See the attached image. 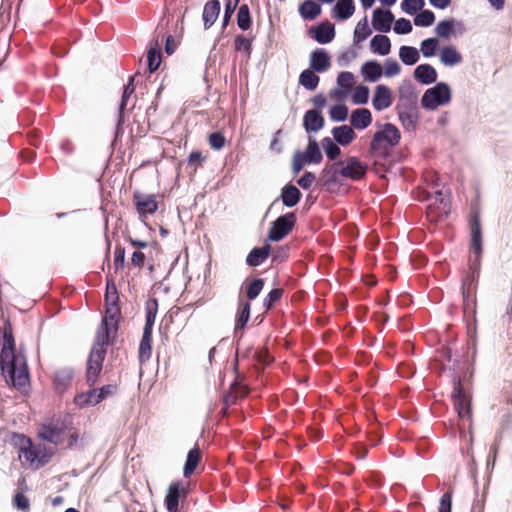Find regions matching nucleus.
Here are the masks:
<instances>
[{
	"label": "nucleus",
	"mask_w": 512,
	"mask_h": 512,
	"mask_svg": "<svg viewBox=\"0 0 512 512\" xmlns=\"http://www.w3.org/2000/svg\"><path fill=\"white\" fill-rule=\"evenodd\" d=\"M355 75L350 71H342L337 75L336 83L338 87L334 88L330 92L331 97H337V94H341L342 97H346L350 91L346 89H340V86H349L352 85L355 82Z\"/></svg>",
	"instance_id": "46"
},
{
	"label": "nucleus",
	"mask_w": 512,
	"mask_h": 512,
	"mask_svg": "<svg viewBox=\"0 0 512 512\" xmlns=\"http://www.w3.org/2000/svg\"><path fill=\"white\" fill-rule=\"evenodd\" d=\"M5 382L21 394H28V388L31 386V375L28 365V359L23 344L15 348L13 353V363H8L4 372H0Z\"/></svg>",
	"instance_id": "3"
},
{
	"label": "nucleus",
	"mask_w": 512,
	"mask_h": 512,
	"mask_svg": "<svg viewBox=\"0 0 512 512\" xmlns=\"http://www.w3.org/2000/svg\"><path fill=\"white\" fill-rule=\"evenodd\" d=\"M393 23V30L398 35H407L410 34L413 30L412 23L408 18L401 17L395 19Z\"/></svg>",
	"instance_id": "64"
},
{
	"label": "nucleus",
	"mask_w": 512,
	"mask_h": 512,
	"mask_svg": "<svg viewBox=\"0 0 512 512\" xmlns=\"http://www.w3.org/2000/svg\"><path fill=\"white\" fill-rule=\"evenodd\" d=\"M354 12V0H337L331 9V17L338 22H343L351 18Z\"/></svg>",
	"instance_id": "30"
},
{
	"label": "nucleus",
	"mask_w": 512,
	"mask_h": 512,
	"mask_svg": "<svg viewBox=\"0 0 512 512\" xmlns=\"http://www.w3.org/2000/svg\"><path fill=\"white\" fill-rule=\"evenodd\" d=\"M12 504L17 510L21 512H27L30 510V500L25 495L24 491H17L14 494L12 498Z\"/></svg>",
	"instance_id": "63"
},
{
	"label": "nucleus",
	"mask_w": 512,
	"mask_h": 512,
	"mask_svg": "<svg viewBox=\"0 0 512 512\" xmlns=\"http://www.w3.org/2000/svg\"><path fill=\"white\" fill-rule=\"evenodd\" d=\"M290 255V246L289 245H281L277 246L275 249L272 248L271 252V263L278 264L285 262Z\"/></svg>",
	"instance_id": "60"
},
{
	"label": "nucleus",
	"mask_w": 512,
	"mask_h": 512,
	"mask_svg": "<svg viewBox=\"0 0 512 512\" xmlns=\"http://www.w3.org/2000/svg\"><path fill=\"white\" fill-rule=\"evenodd\" d=\"M325 126V117L323 112H316L311 110H306L303 119H302V127L306 132L307 136H313V134L321 131Z\"/></svg>",
	"instance_id": "25"
},
{
	"label": "nucleus",
	"mask_w": 512,
	"mask_h": 512,
	"mask_svg": "<svg viewBox=\"0 0 512 512\" xmlns=\"http://www.w3.org/2000/svg\"><path fill=\"white\" fill-rule=\"evenodd\" d=\"M297 225V215L289 211L279 215L270 223L266 239L267 242H280L285 239Z\"/></svg>",
	"instance_id": "9"
},
{
	"label": "nucleus",
	"mask_w": 512,
	"mask_h": 512,
	"mask_svg": "<svg viewBox=\"0 0 512 512\" xmlns=\"http://www.w3.org/2000/svg\"><path fill=\"white\" fill-rule=\"evenodd\" d=\"M439 40L437 37H428L421 41L419 54L421 53L424 58H432L439 55Z\"/></svg>",
	"instance_id": "49"
},
{
	"label": "nucleus",
	"mask_w": 512,
	"mask_h": 512,
	"mask_svg": "<svg viewBox=\"0 0 512 512\" xmlns=\"http://www.w3.org/2000/svg\"><path fill=\"white\" fill-rule=\"evenodd\" d=\"M226 142V137L222 131H214L208 135V143L214 151L223 149Z\"/></svg>",
	"instance_id": "62"
},
{
	"label": "nucleus",
	"mask_w": 512,
	"mask_h": 512,
	"mask_svg": "<svg viewBox=\"0 0 512 512\" xmlns=\"http://www.w3.org/2000/svg\"><path fill=\"white\" fill-rule=\"evenodd\" d=\"M31 450L32 458L28 457L26 462L29 464L30 468L34 470H39L46 466L55 454V450L44 443H33V448H31Z\"/></svg>",
	"instance_id": "20"
},
{
	"label": "nucleus",
	"mask_w": 512,
	"mask_h": 512,
	"mask_svg": "<svg viewBox=\"0 0 512 512\" xmlns=\"http://www.w3.org/2000/svg\"><path fill=\"white\" fill-rule=\"evenodd\" d=\"M87 391H82L74 396L73 403L76 407L83 409L86 407L96 406V386H88Z\"/></svg>",
	"instance_id": "45"
},
{
	"label": "nucleus",
	"mask_w": 512,
	"mask_h": 512,
	"mask_svg": "<svg viewBox=\"0 0 512 512\" xmlns=\"http://www.w3.org/2000/svg\"><path fill=\"white\" fill-rule=\"evenodd\" d=\"M337 164L340 168V175L344 180L348 179L351 181L363 180L367 172L372 169L368 163L363 162L357 156H349L346 159L338 160Z\"/></svg>",
	"instance_id": "10"
},
{
	"label": "nucleus",
	"mask_w": 512,
	"mask_h": 512,
	"mask_svg": "<svg viewBox=\"0 0 512 512\" xmlns=\"http://www.w3.org/2000/svg\"><path fill=\"white\" fill-rule=\"evenodd\" d=\"M479 273L468 270L461 285V294L464 310H473L476 305V290L479 281Z\"/></svg>",
	"instance_id": "17"
},
{
	"label": "nucleus",
	"mask_w": 512,
	"mask_h": 512,
	"mask_svg": "<svg viewBox=\"0 0 512 512\" xmlns=\"http://www.w3.org/2000/svg\"><path fill=\"white\" fill-rule=\"evenodd\" d=\"M373 121L372 113L367 108H356L350 115V126L354 130H365Z\"/></svg>",
	"instance_id": "31"
},
{
	"label": "nucleus",
	"mask_w": 512,
	"mask_h": 512,
	"mask_svg": "<svg viewBox=\"0 0 512 512\" xmlns=\"http://www.w3.org/2000/svg\"><path fill=\"white\" fill-rule=\"evenodd\" d=\"M329 118L333 122H345L349 117V109L343 98L336 104L330 106Z\"/></svg>",
	"instance_id": "51"
},
{
	"label": "nucleus",
	"mask_w": 512,
	"mask_h": 512,
	"mask_svg": "<svg viewBox=\"0 0 512 512\" xmlns=\"http://www.w3.org/2000/svg\"><path fill=\"white\" fill-rule=\"evenodd\" d=\"M272 245L265 238L262 246L253 247L246 256L245 264L249 267L262 265L271 255Z\"/></svg>",
	"instance_id": "24"
},
{
	"label": "nucleus",
	"mask_w": 512,
	"mask_h": 512,
	"mask_svg": "<svg viewBox=\"0 0 512 512\" xmlns=\"http://www.w3.org/2000/svg\"><path fill=\"white\" fill-rule=\"evenodd\" d=\"M392 90L385 84H378L374 88L372 106L376 111H383L392 105Z\"/></svg>",
	"instance_id": "26"
},
{
	"label": "nucleus",
	"mask_w": 512,
	"mask_h": 512,
	"mask_svg": "<svg viewBox=\"0 0 512 512\" xmlns=\"http://www.w3.org/2000/svg\"><path fill=\"white\" fill-rule=\"evenodd\" d=\"M298 13L302 20L313 21L321 15L322 5L319 1L303 0L298 6Z\"/></svg>",
	"instance_id": "37"
},
{
	"label": "nucleus",
	"mask_w": 512,
	"mask_h": 512,
	"mask_svg": "<svg viewBox=\"0 0 512 512\" xmlns=\"http://www.w3.org/2000/svg\"><path fill=\"white\" fill-rule=\"evenodd\" d=\"M135 77H136V74L129 76L127 83L123 86L122 95H121V98H120V101L118 104V110H120V111L126 110L128 101H129L131 95L135 91V84H134Z\"/></svg>",
	"instance_id": "56"
},
{
	"label": "nucleus",
	"mask_w": 512,
	"mask_h": 512,
	"mask_svg": "<svg viewBox=\"0 0 512 512\" xmlns=\"http://www.w3.org/2000/svg\"><path fill=\"white\" fill-rule=\"evenodd\" d=\"M470 251L483 253V233L480 221V215L477 211L470 214Z\"/></svg>",
	"instance_id": "22"
},
{
	"label": "nucleus",
	"mask_w": 512,
	"mask_h": 512,
	"mask_svg": "<svg viewBox=\"0 0 512 512\" xmlns=\"http://www.w3.org/2000/svg\"><path fill=\"white\" fill-rule=\"evenodd\" d=\"M120 312H115L111 309H105V313L101 319L100 325L96 331V336L93 346L107 349L116 342V334L119 329V323L115 322L116 315Z\"/></svg>",
	"instance_id": "6"
},
{
	"label": "nucleus",
	"mask_w": 512,
	"mask_h": 512,
	"mask_svg": "<svg viewBox=\"0 0 512 512\" xmlns=\"http://www.w3.org/2000/svg\"><path fill=\"white\" fill-rule=\"evenodd\" d=\"M73 420L69 415L60 416L40 424L37 436L50 444L57 445L59 437L72 429Z\"/></svg>",
	"instance_id": "7"
},
{
	"label": "nucleus",
	"mask_w": 512,
	"mask_h": 512,
	"mask_svg": "<svg viewBox=\"0 0 512 512\" xmlns=\"http://www.w3.org/2000/svg\"><path fill=\"white\" fill-rule=\"evenodd\" d=\"M413 77L419 84L428 86L437 82L438 72L433 65L422 63L414 69Z\"/></svg>",
	"instance_id": "27"
},
{
	"label": "nucleus",
	"mask_w": 512,
	"mask_h": 512,
	"mask_svg": "<svg viewBox=\"0 0 512 512\" xmlns=\"http://www.w3.org/2000/svg\"><path fill=\"white\" fill-rule=\"evenodd\" d=\"M363 79L369 83L377 82L382 76V66L377 59L365 61L360 68Z\"/></svg>",
	"instance_id": "35"
},
{
	"label": "nucleus",
	"mask_w": 512,
	"mask_h": 512,
	"mask_svg": "<svg viewBox=\"0 0 512 512\" xmlns=\"http://www.w3.org/2000/svg\"><path fill=\"white\" fill-rule=\"evenodd\" d=\"M319 73L309 67L302 70L298 77V84L307 91H315L319 85Z\"/></svg>",
	"instance_id": "44"
},
{
	"label": "nucleus",
	"mask_w": 512,
	"mask_h": 512,
	"mask_svg": "<svg viewBox=\"0 0 512 512\" xmlns=\"http://www.w3.org/2000/svg\"><path fill=\"white\" fill-rule=\"evenodd\" d=\"M398 120L403 129L407 132H415L419 124L420 113L419 110H396Z\"/></svg>",
	"instance_id": "41"
},
{
	"label": "nucleus",
	"mask_w": 512,
	"mask_h": 512,
	"mask_svg": "<svg viewBox=\"0 0 512 512\" xmlns=\"http://www.w3.org/2000/svg\"><path fill=\"white\" fill-rule=\"evenodd\" d=\"M106 355L107 349L91 346L85 364V383L87 386H96L99 382Z\"/></svg>",
	"instance_id": "8"
},
{
	"label": "nucleus",
	"mask_w": 512,
	"mask_h": 512,
	"mask_svg": "<svg viewBox=\"0 0 512 512\" xmlns=\"http://www.w3.org/2000/svg\"><path fill=\"white\" fill-rule=\"evenodd\" d=\"M395 15L386 7H377L372 12V28L379 33H388L392 29Z\"/></svg>",
	"instance_id": "19"
},
{
	"label": "nucleus",
	"mask_w": 512,
	"mask_h": 512,
	"mask_svg": "<svg viewBox=\"0 0 512 512\" xmlns=\"http://www.w3.org/2000/svg\"><path fill=\"white\" fill-rule=\"evenodd\" d=\"M456 340L451 339L447 345H443L438 352L441 357L444 358L447 362H452L453 365L449 369L452 375V392H451V400L454 405V409L457 411L459 417L466 418L472 421V405H471V397L468 393L464 392L462 381L465 379L468 374H472L471 363L468 361L464 362L463 367L461 366V362L459 359L453 360V345H455Z\"/></svg>",
	"instance_id": "2"
},
{
	"label": "nucleus",
	"mask_w": 512,
	"mask_h": 512,
	"mask_svg": "<svg viewBox=\"0 0 512 512\" xmlns=\"http://www.w3.org/2000/svg\"><path fill=\"white\" fill-rule=\"evenodd\" d=\"M251 318V303L244 301L241 293L238 296L237 311L235 314V323L233 330V337L235 340V347L239 350L240 341L247 328L248 322Z\"/></svg>",
	"instance_id": "13"
},
{
	"label": "nucleus",
	"mask_w": 512,
	"mask_h": 512,
	"mask_svg": "<svg viewBox=\"0 0 512 512\" xmlns=\"http://www.w3.org/2000/svg\"><path fill=\"white\" fill-rule=\"evenodd\" d=\"M159 303L155 297L149 298L145 303V324L148 326H154L156 316L158 313Z\"/></svg>",
	"instance_id": "55"
},
{
	"label": "nucleus",
	"mask_w": 512,
	"mask_h": 512,
	"mask_svg": "<svg viewBox=\"0 0 512 512\" xmlns=\"http://www.w3.org/2000/svg\"><path fill=\"white\" fill-rule=\"evenodd\" d=\"M284 293L281 287L272 288L263 299V307L266 311L271 310L278 302H280Z\"/></svg>",
	"instance_id": "58"
},
{
	"label": "nucleus",
	"mask_w": 512,
	"mask_h": 512,
	"mask_svg": "<svg viewBox=\"0 0 512 512\" xmlns=\"http://www.w3.org/2000/svg\"><path fill=\"white\" fill-rule=\"evenodd\" d=\"M241 0H225L224 1V12L222 16V30H225L230 24L232 17L238 8Z\"/></svg>",
	"instance_id": "57"
},
{
	"label": "nucleus",
	"mask_w": 512,
	"mask_h": 512,
	"mask_svg": "<svg viewBox=\"0 0 512 512\" xmlns=\"http://www.w3.org/2000/svg\"><path fill=\"white\" fill-rule=\"evenodd\" d=\"M16 347V340L13 334V326L9 319L5 320L0 330V372L8 363H13V353Z\"/></svg>",
	"instance_id": "11"
},
{
	"label": "nucleus",
	"mask_w": 512,
	"mask_h": 512,
	"mask_svg": "<svg viewBox=\"0 0 512 512\" xmlns=\"http://www.w3.org/2000/svg\"><path fill=\"white\" fill-rule=\"evenodd\" d=\"M401 65L399 64V62L390 57V58H387L385 59L384 61V68L382 69V73H383V76L387 77V78H392L398 74H400L401 72Z\"/></svg>",
	"instance_id": "61"
},
{
	"label": "nucleus",
	"mask_w": 512,
	"mask_h": 512,
	"mask_svg": "<svg viewBox=\"0 0 512 512\" xmlns=\"http://www.w3.org/2000/svg\"><path fill=\"white\" fill-rule=\"evenodd\" d=\"M395 110H419L418 93L410 79H404L398 87V103Z\"/></svg>",
	"instance_id": "14"
},
{
	"label": "nucleus",
	"mask_w": 512,
	"mask_h": 512,
	"mask_svg": "<svg viewBox=\"0 0 512 512\" xmlns=\"http://www.w3.org/2000/svg\"><path fill=\"white\" fill-rule=\"evenodd\" d=\"M413 23L417 27H430L435 23V13L430 9H420L419 13L416 12Z\"/></svg>",
	"instance_id": "53"
},
{
	"label": "nucleus",
	"mask_w": 512,
	"mask_h": 512,
	"mask_svg": "<svg viewBox=\"0 0 512 512\" xmlns=\"http://www.w3.org/2000/svg\"><path fill=\"white\" fill-rule=\"evenodd\" d=\"M183 490L184 486L181 480L173 481L169 485L164 498V506L167 512H180V498Z\"/></svg>",
	"instance_id": "23"
},
{
	"label": "nucleus",
	"mask_w": 512,
	"mask_h": 512,
	"mask_svg": "<svg viewBox=\"0 0 512 512\" xmlns=\"http://www.w3.org/2000/svg\"><path fill=\"white\" fill-rule=\"evenodd\" d=\"M236 22L238 28L245 32L251 29L253 25V17L248 4H241L236 14Z\"/></svg>",
	"instance_id": "48"
},
{
	"label": "nucleus",
	"mask_w": 512,
	"mask_h": 512,
	"mask_svg": "<svg viewBox=\"0 0 512 512\" xmlns=\"http://www.w3.org/2000/svg\"><path fill=\"white\" fill-rule=\"evenodd\" d=\"M201 461V451L199 449V446L195 444L187 453L186 460L183 466V476L184 478L188 479L190 478L197 466L199 465Z\"/></svg>",
	"instance_id": "42"
},
{
	"label": "nucleus",
	"mask_w": 512,
	"mask_h": 512,
	"mask_svg": "<svg viewBox=\"0 0 512 512\" xmlns=\"http://www.w3.org/2000/svg\"><path fill=\"white\" fill-rule=\"evenodd\" d=\"M244 284H246L247 297L245 301L251 302L255 300L262 292L265 285V279L261 277H255L250 282L246 280Z\"/></svg>",
	"instance_id": "52"
},
{
	"label": "nucleus",
	"mask_w": 512,
	"mask_h": 512,
	"mask_svg": "<svg viewBox=\"0 0 512 512\" xmlns=\"http://www.w3.org/2000/svg\"><path fill=\"white\" fill-rule=\"evenodd\" d=\"M440 62L446 67H455L462 63L463 56L454 45H444L439 50Z\"/></svg>",
	"instance_id": "34"
},
{
	"label": "nucleus",
	"mask_w": 512,
	"mask_h": 512,
	"mask_svg": "<svg viewBox=\"0 0 512 512\" xmlns=\"http://www.w3.org/2000/svg\"><path fill=\"white\" fill-rule=\"evenodd\" d=\"M307 35L318 44L326 45L334 40L336 30L334 24L325 20L311 25L307 30Z\"/></svg>",
	"instance_id": "18"
},
{
	"label": "nucleus",
	"mask_w": 512,
	"mask_h": 512,
	"mask_svg": "<svg viewBox=\"0 0 512 512\" xmlns=\"http://www.w3.org/2000/svg\"><path fill=\"white\" fill-rule=\"evenodd\" d=\"M401 141L399 128L390 122L376 123V131L369 143L368 153L372 158L373 171L383 177L386 173L392 172L395 165L402 161L400 153L393 149Z\"/></svg>",
	"instance_id": "1"
},
{
	"label": "nucleus",
	"mask_w": 512,
	"mask_h": 512,
	"mask_svg": "<svg viewBox=\"0 0 512 512\" xmlns=\"http://www.w3.org/2000/svg\"><path fill=\"white\" fill-rule=\"evenodd\" d=\"M391 40L385 33L375 34L369 43L371 53L378 56H387L391 52Z\"/></svg>",
	"instance_id": "36"
},
{
	"label": "nucleus",
	"mask_w": 512,
	"mask_h": 512,
	"mask_svg": "<svg viewBox=\"0 0 512 512\" xmlns=\"http://www.w3.org/2000/svg\"><path fill=\"white\" fill-rule=\"evenodd\" d=\"M133 205L145 225H147L145 222L147 217L153 215L159 207L155 194H144L138 190L133 193Z\"/></svg>",
	"instance_id": "16"
},
{
	"label": "nucleus",
	"mask_w": 512,
	"mask_h": 512,
	"mask_svg": "<svg viewBox=\"0 0 512 512\" xmlns=\"http://www.w3.org/2000/svg\"><path fill=\"white\" fill-rule=\"evenodd\" d=\"M332 66V58L325 48H315L309 55V68L319 74L327 72Z\"/></svg>",
	"instance_id": "21"
},
{
	"label": "nucleus",
	"mask_w": 512,
	"mask_h": 512,
	"mask_svg": "<svg viewBox=\"0 0 512 512\" xmlns=\"http://www.w3.org/2000/svg\"><path fill=\"white\" fill-rule=\"evenodd\" d=\"M372 34L367 15L358 21L353 32V43L359 45Z\"/></svg>",
	"instance_id": "47"
},
{
	"label": "nucleus",
	"mask_w": 512,
	"mask_h": 512,
	"mask_svg": "<svg viewBox=\"0 0 512 512\" xmlns=\"http://www.w3.org/2000/svg\"><path fill=\"white\" fill-rule=\"evenodd\" d=\"M370 98V89L365 84H358L351 92V99L354 105H365Z\"/></svg>",
	"instance_id": "54"
},
{
	"label": "nucleus",
	"mask_w": 512,
	"mask_h": 512,
	"mask_svg": "<svg viewBox=\"0 0 512 512\" xmlns=\"http://www.w3.org/2000/svg\"><path fill=\"white\" fill-rule=\"evenodd\" d=\"M452 97L451 86L447 82L440 81L425 90L420 104L426 111H435L439 107L448 105L452 101Z\"/></svg>",
	"instance_id": "5"
},
{
	"label": "nucleus",
	"mask_w": 512,
	"mask_h": 512,
	"mask_svg": "<svg viewBox=\"0 0 512 512\" xmlns=\"http://www.w3.org/2000/svg\"><path fill=\"white\" fill-rule=\"evenodd\" d=\"M455 26H459L458 19L454 17H448L440 20L435 28L434 33L439 39L450 40L455 36Z\"/></svg>",
	"instance_id": "39"
},
{
	"label": "nucleus",
	"mask_w": 512,
	"mask_h": 512,
	"mask_svg": "<svg viewBox=\"0 0 512 512\" xmlns=\"http://www.w3.org/2000/svg\"><path fill=\"white\" fill-rule=\"evenodd\" d=\"M331 134L334 137L335 143L342 147L350 145L357 138L354 129L346 124L333 127Z\"/></svg>",
	"instance_id": "33"
},
{
	"label": "nucleus",
	"mask_w": 512,
	"mask_h": 512,
	"mask_svg": "<svg viewBox=\"0 0 512 512\" xmlns=\"http://www.w3.org/2000/svg\"><path fill=\"white\" fill-rule=\"evenodd\" d=\"M105 309H111L115 312H120L119 304V294L116 283L113 278H106V287H105Z\"/></svg>",
	"instance_id": "40"
},
{
	"label": "nucleus",
	"mask_w": 512,
	"mask_h": 512,
	"mask_svg": "<svg viewBox=\"0 0 512 512\" xmlns=\"http://www.w3.org/2000/svg\"><path fill=\"white\" fill-rule=\"evenodd\" d=\"M399 59L404 65L413 66L420 59L419 50L410 45H402L399 48Z\"/></svg>",
	"instance_id": "50"
},
{
	"label": "nucleus",
	"mask_w": 512,
	"mask_h": 512,
	"mask_svg": "<svg viewBox=\"0 0 512 512\" xmlns=\"http://www.w3.org/2000/svg\"><path fill=\"white\" fill-rule=\"evenodd\" d=\"M221 12L220 2L209 0L204 4L202 12L203 26L205 30L210 29L216 20L218 19Z\"/></svg>",
	"instance_id": "38"
},
{
	"label": "nucleus",
	"mask_w": 512,
	"mask_h": 512,
	"mask_svg": "<svg viewBox=\"0 0 512 512\" xmlns=\"http://www.w3.org/2000/svg\"><path fill=\"white\" fill-rule=\"evenodd\" d=\"M147 71L150 74L155 73L163 62L160 52L158 38H154L149 42L146 50Z\"/></svg>",
	"instance_id": "29"
},
{
	"label": "nucleus",
	"mask_w": 512,
	"mask_h": 512,
	"mask_svg": "<svg viewBox=\"0 0 512 512\" xmlns=\"http://www.w3.org/2000/svg\"><path fill=\"white\" fill-rule=\"evenodd\" d=\"M33 440L24 433L12 432L11 444L18 450L20 456H23L27 461L28 457L32 458Z\"/></svg>",
	"instance_id": "32"
},
{
	"label": "nucleus",
	"mask_w": 512,
	"mask_h": 512,
	"mask_svg": "<svg viewBox=\"0 0 512 512\" xmlns=\"http://www.w3.org/2000/svg\"><path fill=\"white\" fill-rule=\"evenodd\" d=\"M424 6L425 0H402L400 4L402 12L410 16L415 15Z\"/></svg>",
	"instance_id": "59"
},
{
	"label": "nucleus",
	"mask_w": 512,
	"mask_h": 512,
	"mask_svg": "<svg viewBox=\"0 0 512 512\" xmlns=\"http://www.w3.org/2000/svg\"><path fill=\"white\" fill-rule=\"evenodd\" d=\"M255 36H249L244 34H237L234 37L233 48L236 53H243L246 59H250L253 52V42Z\"/></svg>",
	"instance_id": "43"
},
{
	"label": "nucleus",
	"mask_w": 512,
	"mask_h": 512,
	"mask_svg": "<svg viewBox=\"0 0 512 512\" xmlns=\"http://www.w3.org/2000/svg\"><path fill=\"white\" fill-rule=\"evenodd\" d=\"M301 199V190L292 181H289L282 186L279 196L271 202L266 210L265 216L270 213L278 202H281L285 208L291 209L296 207L300 203Z\"/></svg>",
	"instance_id": "15"
},
{
	"label": "nucleus",
	"mask_w": 512,
	"mask_h": 512,
	"mask_svg": "<svg viewBox=\"0 0 512 512\" xmlns=\"http://www.w3.org/2000/svg\"><path fill=\"white\" fill-rule=\"evenodd\" d=\"M308 143L303 151L296 150L292 157L291 170L294 175L299 174L306 165H318L323 161L320 144L314 136H307Z\"/></svg>",
	"instance_id": "4"
},
{
	"label": "nucleus",
	"mask_w": 512,
	"mask_h": 512,
	"mask_svg": "<svg viewBox=\"0 0 512 512\" xmlns=\"http://www.w3.org/2000/svg\"><path fill=\"white\" fill-rule=\"evenodd\" d=\"M74 377V369L72 367H64L57 370L53 377V386L56 393L62 395L71 386Z\"/></svg>",
	"instance_id": "28"
},
{
	"label": "nucleus",
	"mask_w": 512,
	"mask_h": 512,
	"mask_svg": "<svg viewBox=\"0 0 512 512\" xmlns=\"http://www.w3.org/2000/svg\"><path fill=\"white\" fill-rule=\"evenodd\" d=\"M319 181L323 189L330 194H337L344 186V181L340 175V168L337 161L326 163L320 173Z\"/></svg>",
	"instance_id": "12"
}]
</instances>
